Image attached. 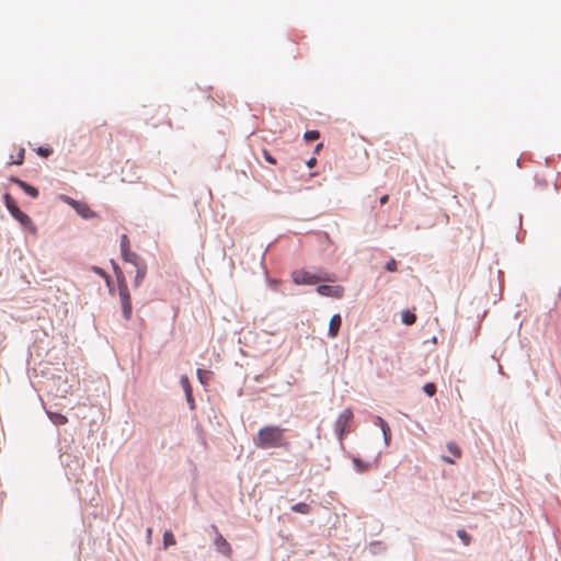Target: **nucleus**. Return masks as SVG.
Wrapping results in <instances>:
<instances>
[{"label":"nucleus","mask_w":561,"mask_h":561,"mask_svg":"<svg viewBox=\"0 0 561 561\" xmlns=\"http://www.w3.org/2000/svg\"><path fill=\"white\" fill-rule=\"evenodd\" d=\"M253 443L257 448H287L289 443L285 437V428L276 425H267L259 430Z\"/></svg>","instance_id":"nucleus-1"},{"label":"nucleus","mask_w":561,"mask_h":561,"mask_svg":"<svg viewBox=\"0 0 561 561\" xmlns=\"http://www.w3.org/2000/svg\"><path fill=\"white\" fill-rule=\"evenodd\" d=\"M5 207L8 208L9 213L25 228H28L31 230H35V227L33 225L32 219L23 213L16 205L13 197L7 193L3 196Z\"/></svg>","instance_id":"nucleus-2"},{"label":"nucleus","mask_w":561,"mask_h":561,"mask_svg":"<svg viewBox=\"0 0 561 561\" xmlns=\"http://www.w3.org/2000/svg\"><path fill=\"white\" fill-rule=\"evenodd\" d=\"M353 420V412L351 409H345L337 417L335 422V432L340 440L344 438V435L350 433L351 423Z\"/></svg>","instance_id":"nucleus-3"},{"label":"nucleus","mask_w":561,"mask_h":561,"mask_svg":"<svg viewBox=\"0 0 561 561\" xmlns=\"http://www.w3.org/2000/svg\"><path fill=\"white\" fill-rule=\"evenodd\" d=\"M118 294L121 298L123 316L125 320H129L133 312L131 299L129 295L128 287L125 282H119L118 284Z\"/></svg>","instance_id":"nucleus-4"},{"label":"nucleus","mask_w":561,"mask_h":561,"mask_svg":"<svg viewBox=\"0 0 561 561\" xmlns=\"http://www.w3.org/2000/svg\"><path fill=\"white\" fill-rule=\"evenodd\" d=\"M291 276H293L294 283L297 285H304V284L312 285V284H317L321 280H325V278H322L321 276L311 274L310 272H307L304 270L295 271Z\"/></svg>","instance_id":"nucleus-5"},{"label":"nucleus","mask_w":561,"mask_h":561,"mask_svg":"<svg viewBox=\"0 0 561 561\" xmlns=\"http://www.w3.org/2000/svg\"><path fill=\"white\" fill-rule=\"evenodd\" d=\"M121 251L122 256L126 262H129L134 264L135 266H138V262L140 261V257L130 251L129 249V240L126 234H123L121 238Z\"/></svg>","instance_id":"nucleus-6"},{"label":"nucleus","mask_w":561,"mask_h":561,"mask_svg":"<svg viewBox=\"0 0 561 561\" xmlns=\"http://www.w3.org/2000/svg\"><path fill=\"white\" fill-rule=\"evenodd\" d=\"M317 291L321 296L342 298L344 295V288L342 286H332V285H320L317 287Z\"/></svg>","instance_id":"nucleus-7"},{"label":"nucleus","mask_w":561,"mask_h":561,"mask_svg":"<svg viewBox=\"0 0 561 561\" xmlns=\"http://www.w3.org/2000/svg\"><path fill=\"white\" fill-rule=\"evenodd\" d=\"M213 529L216 533V538H215V541H214L216 549L220 553L225 554L226 557H230L231 553H232V549H231L229 542L224 538L222 535H220L218 533V529H217L216 526H213Z\"/></svg>","instance_id":"nucleus-8"},{"label":"nucleus","mask_w":561,"mask_h":561,"mask_svg":"<svg viewBox=\"0 0 561 561\" xmlns=\"http://www.w3.org/2000/svg\"><path fill=\"white\" fill-rule=\"evenodd\" d=\"M69 204L73 206L78 214L81 215L83 218H90L93 216L92 210L87 204L79 203L73 199H69Z\"/></svg>","instance_id":"nucleus-9"},{"label":"nucleus","mask_w":561,"mask_h":561,"mask_svg":"<svg viewBox=\"0 0 561 561\" xmlns=\"http://www.w3.org/2000/svg\"><path fill=\"white\" fill-rule=\"evenodd\" d=\"M11 181L15 184H18L27 195L32 196L33 198H36L38 196V190L26 182L18 179V178H11Z\"/></svg>","instance_id":"nucleus-10"},{"label":"nucleus","mask_w":561,"mask_h":561,"mask_svg":"<svg viewBox=\"0 0 561 561\" xmlns=\"http://www.w3.org/2000/svg\"><path fill=\"white\" fill-rule=\"evenodd\" d=\"M342 324V319L340 314H334L330 319L329 323V335L331 337H335L339 334L340 328Z\"/></svg>","instance_id":"nucleus-11"},{"label":"nucleus","mask_w":561,"mask_h":561,"mask_svg":"<svg viewBox=\"0 0 561 561\" xmlns=\"http://www.w3.org/2000/svg\"><path fill=\"white\" fill-rule=\"evenodd\" d=\"M181 385L185 391V396H186V399H187V402L191 403V407L193 408L194 407V399H193V393H192V387L190 385V380L186 376H182L181 377Z\"/></svg>","instance_id":"nucleus-12"},{"label":"nucleus","mask_w":561,"mask_h":561,"mask_svg":"<svg viewBox=\"0 0 561 561\" xmlns=\"http://www.w3.org/2000/svg\"><path fill=\"white\" fill-rule=\"evenodd\" d=\"M353 463L357 472L363 473L368 471L371 468L370 462H365L359 458H353Z\"/></svg>","instance_id":"nucleus-13"},{"label":"nucleus","mask_w":561,"mask_h":561,"mask_svg":"<svg viewBox=\"0 0 561 561\" xmlns=\"http://www.w3.org/2000/svg\"><path fill=\"white\" fill-rule=\"evenodd\" d=\"M377 421H378V424L381 427V431H382V434H383V437H385V442L388 445V443L390 440V436H391L390 427L387 424V422L383 419H381L380 416L377 417Z\"/></svg>","instance_id":"nucleus-14"},{"label":"nucleus","mask_w":561,"mask_h":561,"mask_svg":"<svg viewBox=\"0 0 561 561\" xmlns=\"http://www.w3.org/2000/svg\"><path fill=\"white\" fill-rule=\"evenodd\" d=\"M291 510L296 513H299V514H304V515H307L310 513L311 511V507L309 504L305 503V502H300V503H297L295 505L291 506Z\"/></svg>","instance_id":"nucleus-15"},{"label":"nucleus","mask_w":561,"mask_h":561,"mask_svg":"<svg viewBox=\"0 0 561 561\" xmlns=\"http://www.w3.org/2000/svg\"><path fill=\"white\" fill-rule=\"evenodd\" d=\"M213 373L210 370L197 369V378L202 385H207Z\"/></svg>","instance_id":"nucleus-16"},{"label":"nucleus","mask_w":561,"mask_h":561,"mask_svg":"<svg viewBox=\"0 0 561 561\" xmlns=\"http://www.w3.org/2000/svg\"><path fill=\"white\" fill-rule=\"evenodd\" d=\"M175 545V537L171 530H165L163 534V547L164 549Z\"/></svg>","instance_id":"nucleus-17"},{"label":"nucleus","mask_w":561,"mask_h":561,"mask_svg":"<svg viewBox=\"0 0 561 561\" xmlns=\"http://www.w3.org/2000/svg\"><path fill=\"white\" fill-rule=\"evenodd\" d=\"M50 421L57 425H64L68 422V419L60 413H48Z\"/></svg>","instance_id":"nucleus-18"},{"label":"nucleus","mask_w":561,"mask_h":561,"mask_svg":"<svg viewBox=\"0 0 561 561\" xmlns=\"http://www.w3.org/2000/svg\"><path fill=\"white\" fill-rule=\"evenodd\" d=\"M416 316L409 310L402 312V322L407 325H411L415 322Z\"/></svg>","instance_id":"nucleus-19"},{"label":"nucleus","mask_w":561,"mask_h":561,"mask_svg":"<svg viewBox=\"0 0 561 561\" xmlns=\"http://www.w3.org/2000/svg\"><path fill=\"white\" fill-rule=\"evenodd\" d=\"M447 449L448 451L455 457V458H460L461 457V450L460 448L458 447L457 444L450 442L447 444Z\"/></svg>","instance_id":"nucleus-20"},{"label":"nucleus","mask_w":561,"mask_h":561,"mask_svg":"<svg viewBox=\"0 0 561 561\" xmlns=\"http://www.w3.org/2000/svg\"><path fill=\"white\" fill-rule=\"evenodd\" d=\"M136 267H137V275H136L135 283H136V285H138L142 280V278L145 277L146 266L141 265L140 261H139L138 262V266H136Z\"/></svg>","instance_id":"nucleus-21"},{"label":"nucleus","mask_w":561,"mask_h":561,"mask_svg":"<svg viewBox=\"0 0 561 561\" xmlns=\"http://www.w3.org/2000/svg\"><path fill=\"white\" fill-rule=\"evenodd\" d=\"M307 141L317 140L320 137V133L318 130H308L304 135Z\"/></svg>","instance_id":"nucleus-22"},{"label":"nucleus","mask_w":561,"mask_h":561,"mask_svg":"<svg viewBox=\"0 0 561 561\" xmlns=\"http://www.w3.org/2000/svg\"><path fill=\"white\" fill-rule=\"evenodd\" d=\"M423 390L428 397H433L436 393V386L433 382H427L424 385Z\"/></svg>","instance_id":"nucleus-23"},{"label":"nucleus","mask_w":561,"mask_h":561,"mask_svg":"<svg viewBox=\"0 0 561 561\" xmlns=\"http://www.w3.org/2000/svg\"><path fill=\"white\" fill-rule=\"evenodd\" d=\"M457 536L466 546H468L471 541V537L463 529H459L457 531Z\"/></svg>","instance_id":"nucleus-24"},{"label":"nucleus","mask_w":561,"mask_h":561,"mask_svg":"<svg viewBox=\"0 0 561 561\" xmlns=\"http://www.w3.org/2000/svg\"><path fill=\"white\" fill-rule=\"evenodd\" d=\"M24 154H25V150L23 148H21L16 154V159L15 160H12L10 163L11 164H16V165H21L23 163V160H24Z\"/></svg>","instance_id":"nucleus-25"},{"label":"nucleus","mask_w":561,"mask_h":561,"mask_svg":"<svg viewBox=\"0 0 561 561\" xmlns=\"http://www.w3.org/2000/svg\"><path fill=\"white\" fill-rule=\"evenodd\" d=\"M385 267L388 272H396L398 270V263L394 259H391L389 262H387Z\"/></svg>","instance_id":"nucleus-26"},{"label":"nucleus","mask_w":561,"mask_h":561,"mask_svg":"<svg viewBox=\"0 0 561 561\" xmlns=\"http://www.w3.org/2000/svg\"><path fill=\"white\" fill-rule=\"evenodd\" d=\"M37 153L41 156V157H48L50 153H51V149L49 148H43V147H38L37 148Z\"/></svg>","instance_id":"nucleus-27"},{"label":"nucleus","mask_w":561,"mask_h":561,"mask_svg":"<svg viewBox=\"0 0 561 561\" xmlns=\"http://www.w3.org/2000/svg\"><path fill=\"white\" fill-rule=\"evenodd\" d=\"M263 157L268 163L276 164L275 158L267 150H263Z\"/></svg>","instance_id":"nucleus-28"},{"label":"nucleus","mask_w":561,"mask_h":561,"mask_svg":"<svg viewBox=\"0 0 561 561\" xmlns=\"http://www.w3.org/2000/svg\"><path fill=\"white\" fill-rule=\"evenodd\" d=\"M316 163H317V159H316V158H311V159H309V160L307 161V165H308L309 168H313V167L316 165Z\"/></svg>","instance_id":"nucleus-29"},{"label":"nucleus","mask_w":561,"mask_h":561,"mask_svg":"<svg viewBox=\"0 0 561 561\" xmlns=\"http://www.w3.org/2000/svg\"><path fill=\"white\" fill-rule=\"evenodd\" d=\"M388 201H389V196L387 194L380 197L381 205H385Z\"/></svg>","instance_id":"nucleus-30"},{"label":"nucleus","mask_w":561,"mask_h":561,"mask_svg":"<svg viewBox=\"0 0 561 561\" xmlns=\"http://www.w3.org/2000/svg\"><path fill=\"white\" fill-rule=\"evenodd\" d=\"M442 459L445 461V462H448V463H455V460L451 459V458H448L446 456H443Z\"/></svg>","instance_id":"nucleus-31"},{"label":"nucleus","mask_w":561,"mask_h":561,"mask_svg":"<svg viewBox=\"0 0 561 561\" xmlns=\"http://www.w3.org/2000/svg\"><path fill=\"white\" fill-rule=\"evenodd\" d=\"M321 148H322V144H318V145L316 146V152H319V150H320Z\"/></svg>","instance_id":"nucleus-32"}]
</instances>
